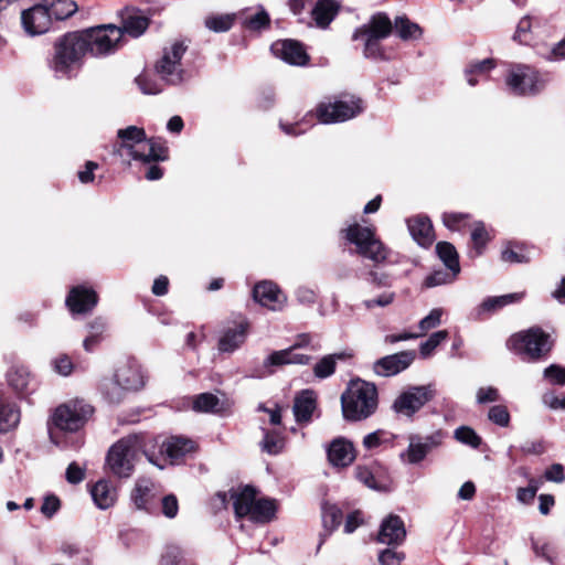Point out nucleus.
Returning a JSON list of instances; mask_svg holds the SVG:
<instances>
[{
    "mask_svg": "<svg viewBox=\"0 0 565 565\" xmlns=\"http://www.w3.org/2000/svg\"><path fill=\"white\" fill-rule=\"evenodd\" d=\"M376 386L360 379L352 380L341 395L343 418L348 422H361L371 417L377 409Z\"/></svg>",
    "mask_w": 565,
    "mask_h": 565,
    "instance_id": "nucleus-1",
    "label": "nucleus"
},
{
    "mask_svg": "<svg viewBox=\"0 0 565 565\" xmlns=\"http://www.w3.org/2000/svg\"><path fill=\"white\" fill-rule=\"evenodd\" d=\"M87 54V46L79 32H71L60 38L54 45V55L50 63L56 77H68L79 67Z\"/></svg>",
    "mask_w": 565,
    "mask_h": 565,
    "instance_id": "nucleus-2",
    "label": "nucleus"
},
{
    "mask_svg": "<svg viewBox=\"0 0 565 565\" xmlns=\"http://www.w3.org/2000/svg\"><path fill=\"white\" fill-rule=\"evenodd\" d=\"M554 341L539 327L518 332L509 338L507 347L522 359L539 361L551 352Z\"/></svg>",
    "mask_w": 565,
    "mask_h": 565,
    "instance_id": "nucleus-3",
    "label": "nucleus"
},
{
    "mask_svg": "<svg viewBox=\"0 0 565 565\" xmlns=\"http://www.w3.org/2000/svg\"><path fill=\"white\" fill-rule=\"evenodd\" d=\"M141 447V439L136 435L119 439L109 448L106 466L113 475L129 478L134 472Z\"/></svg>",
    "mask_w": 565,
    "mask_h": 565,
    "instance_id": "nucleus-4",
    "label": "nucleus"
},
{
    "mask_svg": "<svg viewBox=\"0 0 565 565\" xmlns=\"http://www.w3.org/2000/svg\"><path fill=\"white\" fill-rule=\"evenodd\" d=\"M87 46V53L95 57L107 56L115 53L122 41L121 28L115 24H100L79 31Z\"/></svg>",
    "mask_w": 565,
    "mask_h": 565,
    "instance_id": "nucleus-5",
    "label": "nucleus"
},
{
    "mask_svg": "<svg viewBox=\"0 0 565 565\" xmlns=\"http://www.w3.org/2000/svg\"><path fill=\"white\" fill-rule=\"evenodd\" d=\"M145 385L141 370L131 364L120 365L113 380L103 384V393L110 403H119L126 391H136Z\"/></svg>",
    "mask_w": 565,
    "mask_h": 565,
    "instance_id": "nucleus-6",
    "label": "nucleus"
},
{
    "mask_svg": "<svg viewBox=\"0 0 565 565\" xmlns=\"http://www.w3.org/2000/svg\"><path fill=\"white\" fill-rule=\"evenodd\" d=\"M343 232L347 241L356 246V252L361 256L376 264L387 258L386 248L381 241L376 238L372 228L354 223Z\"/></svg>",
    "mask_w": 565,
    "mask_h": 565,
    "instance_id": "nucleus-7",
    "label": "nucleus"
},
{
    "mask_svg": "<svg viewBox=\"0 0 565 565\" xmlns=\"http://www.w3.org/2000/svg\"><path fill=\"white\" fill-rule=\"evenodd\" d=\"M94 413V408L88 403L75 399L62 404L55 408L51 422L55 428L64 431H77Z\"/></svg>",
    "mask_w": 565,
    "mask_h": 565,
    "instance_id": "nucleus-8",
    "label": "nucleus"
},
{
    "mask_svg": "<svg viewBox=\"0 0 565 565\" xmlns=\"http://www.w3.org/2000/svg\"><path fill=\"white\" fill-rule=\"evenodd\" d=\"M505 82L513 94L524 96L541 92L547 82V77L527 65L519 64L510 70Z\"/></svg>",
    "mask_w": 565,
    "mask_h": 565,
    "instance_id": "nucleus-9",
    "label": "nucleus"
},
{
    "mask_svg": "<svg viewBox=\"0 0 565 565\" xmlns=\"http://www.w3.org/2000/svg\"><path fill=\"white\" fill-rule=\"evenodd\" d=\"M436 396L434 385L409 386L394 399L392 408L396 414L412 418Z\"/></svg>",
    "mask_w": 565,
    "mask_h": 565,
    "instance_id": "nucleus-10",
    "label": "nucleus"
},
{
    "mask_svg": "<svg viewBox=\"0 0 565 565\" xmlns=\"http://www.w3.org/2000/svg\"><path fill=\"white\" fill-rule=\"evenodd\" d=\"M193 450L194 443L191 439L172 436L162 443L159 455L149 454L147 451H145V455L149 462L163 469L167 462L171 465L180 463L182 459Z\"/></svg>",
    "mask_w": 565,
    "mask_h": 565,
    "instance_id": "nucleus-11",
    "label": "nucleus"
},
{
    "mask_svg": "<svg viewBox=\"0 0 565 565\" xmlns=\"http://www.w3.org/2000/svg\"><path fill=\"white\" fill-rule=\"evenodd\" d=\"M444 438L445 434L441 430L427 436L411 435L408 437V446L401 452L399 458L408 465L420 463L430 451L443 444Z\"/></svg>",
    "mask_w": 565,
    "mask_h": 565,
    "instance_id": "nucleus-12",
    "label": "nucleus"
},
{
    "mask_svg": "<svg viewBox=\"0 0 565 565\" xmlns=\"http://www.w3.org/2000/svg\"><path fill=\"white\" fill-rule=\"evenodd\" d=\"M363 110L362 100H337L334 103H320L316 108V117L322 124L345 121Z\"/></svg>",
    "mask_w": 565,
    "mask_h": 565,
    "instance_id": "nucleus-13",
    "label": "nucleus"
},
{
    "mask_svg": "<svg viewBox=\"0 0 565 565\" xmlns=\"http://www.w3.org/2000/svg\"><path fill=\"white\" fill-rule=\"evenodd\" d=\"M186 51L183 42H174L170 49L164 50L162 57L156 64L157 73L169 84H179L182 81L181 60Z\"/></svg>",
    "mask_w": 565,
    "mask_h": 565,
    "instance_id": "nucleus-14",
    "label": "nucleus"
},
{
    "mask_svg": "<svg viewBox=\"0 0 565 565\" xmlns=\"http://www.w3.org/2000/svg\"><path fill=\"white\" fill-rule=\"evenodd\" d=\"M51 21L52 18L43 0L21 12L22 26L32 36L45 33L51 26Z\"/></svg>",
    "mask_w": 565,
    "mask_h": 565,
    "instance_id": "nucleus-15",
    "label": "nucleus"
},
{
    "mask_svg": "<svg viewBox=\"0 0 565 565\" xmlns=\"http://www.w3.org/2000/svg\"><path fill=\"white\" fill-rule=\"evenodd\" d=\"M248 331L249 322L245 318L225 327L218 339V351L223 353H233L245 343Z\"/></svg>",
    "mask_w": 565,
    "mask_h": 565,
    "instance_id": "nucleus-16",
    "label": "nucleus"
},
{
    "mask_svg": "<svg viewBox=\"0 0 565 565\" xmlns=\"http://www.w3.org/2000/svg\"><path fill=\"white\" fill-rule=\"evenodd\" d=\"M415 358L416 353L412 350L390 354L375 361L373 370L380 376H394L408 369Z\"/></svg>",
    "mask_w": 565,
    "mask_h": 565,
    "instance_id": "nucleus-17",
    "label": "nucleus"
},
{
    "mask_svg": "<svg viewBox=\"0 0 565 565\" xmlns=\"http://www.w3.org/2000/svg\"><path fill=\"white\" fill-rule=\"evenodd\" d=\"M253 298L260 306L274 311L281 310L287 301L286 296L271 281H260L253 289Z\"/></svg>",
    "mask_w": 565,
    "mask_h": 565,
    "instance_id": "nucleus-18",
    "label": "nucleus"
},
{
    "mask_svg": "<svg viewBox=\"0 0 565 565\" xmlns=\"http://www.w3.org/2000/svg\"><path fill=\"white\" fill-rule=\"evenodd\" d=\"M98 302V296L92 288L85 286L73 287L65 300V303L72 313H87L92 311Z\"/></svg>",
    "mask_w": 565,
    "mask_h": 565,
    "instance_id": "nucleus-19",
    "label": "nucleus"
},
{
    "mask_svg": "<svg viewBox=\"0 0 565 565\" xmlns=\"http://www.w3.org/2000/svg\"><path fill=\"white\" fill-rule=\"evenodd\" d=\"M273 54L291 65H305L309 61L302 44L295 40H281L271 44Z\"/></svg>",
    "mask_w": 565,
    "mask_h": 565,
    "instance_id": "nucleus-20",
    "label": "nucleus"
},
{
    "mask_svg": "<svg viewBox=\"0 0 565 565\" xmlns=\"http://www.w3.org/2000/svg\"><path fill=\"white\" fill-rule=\"evenodd\" d=\"M393 31V23L385 12L374 13L367 23L363 24L353 33V40L358 41L363 35L375 39H386Z\"/></svg>",
    "mask_w": 565,
    "mask_h": 565,
    "instance_id": "nucleus-21",
    "label": "nucleus"
},
{
    "mask_svg": "<svg viewBox=\"0 0 565 565\" xmlns=\"http://www.w3.org/2000/svg\"><path fill=\"white\" fill-rule=\"evenodd\" d=\"M406 536V530L403 520L395 514H390L383 520L377 534V541L382 544H399Z\"/></svg>",
    "mask_w": 565,
    "mask_h": 565,
    "instance_id": "nucleus-22",
    "label": "nucleus"
},
{
    "mask_svg": "<svg viewBox=\"0 0 565 565\" xmlns=\"http://www.w3.org/2000/svg\"><path fill=\"white\" fill-rule=\"evenodd\" d=\"M122 35L139 38L149 26V18L139 9L126 8L120 13Z\"/></svg>",
    "mask_w": 565,
    "mask_h": 565,
    "instance_id": "nucleus-23",
    "label": "nucleus"
},
{
    "mask_svg": "<svg viewBox=\"0 0 565 565\" xmlns=\"http://www.w3.org/2000/svg\"><path fill=\"white\" fill-rule=\"evenodd\" d=\"M166 147L152 139H141L130 151L127 152L134 160L143 162L162 161L167 158Z\"/></svg>",
    "mask_w": 565,
    "mask_h": 565,
    "instance_id": "nucleus-24",
    "label": "nucleus"
},
{
    "mask_svg": "<svg viewBox=\"0 0 565 565\" xmlns=\"http://www.w3.org/2000/svg\"><path fill=\"white\" fill-rule=\"evenodd\" d=\"M327 454L330 463L339 468L350 466L355 459L353 444L344 438L334 439L330 444Z\"/></svg>",
    "mask_w": 565,
    "mask_h": 565,
    "instance_id": "nucleus-25",
    "label": "nucleus"
},
{
    "mask_svg": "<svg viewBox=\"0 0 565 565\" xmlns=\"http://www.w3.org/2000/svg\"><path fill=\"white\" fill-rule=\"evenodd\" d=\"M408 231L412 237L424 247L431 245L434 242V228L427 216L418 215L407 221Z\"/></svg>",
    "mask_w": 565,
    "mask_h": 565,
    "instance_id": "nucleus-26",
    "label": "nucleus"
},
{
    "mask_svg": "<svg viewBox=\"0 0 565 565\" xmlns=\"http://www.w3.org/2000/svg\"><path fill=\"white\" fill-rule=\"evenodd\" d=\"M339 10L340 4L335 0H317L311 7L310 14L318 28L327 29Z\"/></svg>",
    "mask_w": 565,
    "mask_h": 565,
    "instance_id": "nucleus-27",
    "label": "nucleus"
},
{
    "mask_svg": "<svg viewBox=\"0 0 565 565\" xmlns=\"http://www.w3.org/2000/svg\"><path fill=\"white\" fill-rule=\"evenodd\" d=\"M317 402L312 391H302L295 397L292 412L297 423H309L316 409Z\"/></svg>",
    "mask_w": 565,
    "mask_h": 565,
    "instance_id": "nucleus-28",
    "label": "nucleus"
},
{
    "mask_svg": "<svg viewBox=\"0 0 565 565\" xmlns=\"http://www.w3.org/2000/svg\"><path fill=\"white\" fill-rule=\"evenodd\" d=\"M256 490L246 486L238 491L231 492V499L233 500V508L237 518L248 516L256 500Z\"/></svg>",
    "mask_w": 565,
    "mask_h": 565,
    "instance_id": "nucleus-29",
    "label": "nucleus"
},
{
    "mask_svg": "<svg viewBox=\"0 0 565 565\" xmlns=\"http://www.w3.org/2000/svg\"><path fill=\"white\" fill-rule=\"evenodd\" d=\"M117 137L120 139V142L115 145L114 152L122 157L141 139H145L146 132L142 128L137 126H129L125 129H119L117 131Z\"/></svg>",
    "mask_w": 565,
    "mask_h": 565,
    "instance_id": "nucleus-30",
    "label": "nucleus"
},
{
    "mask_svg": "<svg viewBox=\"0 0 565 565\" xmlns=\"http://www.w3.org/2000/svg\"><path fill=\"white\" fill-rule=\"evenodd\" d=\"M90 494L95 504L102 510L110 508L117 500V490L107 480L97 481Z\"/></svg>",
    "mask_w": 565,
    "mask_h": 565,
    "instance_id": "nucleus-31",
    "label": "nucleus"
},
{
    "mask_svg": "<svg viewBox=\"0 0 565 565\" xmlns=\"http://www.w3.org/2000/svg\"><path fill=\"white\" fill-rule=\"evenodd\" d=\"M88 334L83 341V348L86 352H93L104 340L107 331V322L102 317H97L87 323Z\"/></svg>",
    "mask_w": 565,
    "mask_h": 565,
    "instance_id": "nucleus-32",
    "label": "nucleus"
},
{
    "mask_svg": "<svg viewBox=\"0 0 565 565\" xmlns=\"http://www.w3.org/2000/svg\"><path fill=\"white\" fill-rule=\"evenodd\" d=\"M524 292H512L502 296L488 297L477 308V317H480L484 312H493L508 305L519 302L523 299Z\"/></svg>",
    "mask_w": 565,
    "mask_h": 565,
    "instance_id": "nucleus-33",
    "label": "nucleus"
},
{
    "mask_svg": "<svg viewBox=\"0 0 565 565\" xmlns=\"http://www.w3.org/2000/svg\"><path fill=\"white\" fill-rule=\"evenodd\" d=\"M343 519V513L341 509H339L334 504L324 503L322 505V524L327 534H321L320 543L318 545V551L323 544L326 537L330 535L338 526L341 524Z\"/></svg>",
    "mask_w": 565,
    "mask_h": 565,
    "instance_id": "nucleus-34",
    "label": "nucleus"
},
{
    "mask_svg": "<svg viewBox=\"0 0 565 565\" xmlns=\"http://www.w3.org/2000/svg\"><path fill=\"white\" fill-rule=\"evenodd\" d=\"M350 358L351 354L347 352H339L334 354L324 355L316 363L313 367V374L318 379H327L334 373L338 361H344Z\"/></svg>",
    "mask_w": 565,
    "mask_h": 565,
    "instance_id": "nucleus-35",
    "label": "nucleus"
},
{
    "mask_svg": "<svg viewBox=\"0 0 565 565\" xmlns=\"http://www.w3.org/2000/svg\"><path fill=\"white\" fill-rule=\"evenodd\" d=\"M193 409L204 413H222L226 409V404L212 393H201L193 399Z\"/></svg>",
    "mask_w": 565,
    "mask_h": 565,
    "instance_id": "nucleus-36",
    "label": "nucleus"
},
{
    "mask_svg": "<svg viewBox=\"0 0 565 565\" xmlns=\"http://www.w3.org/2000/svg\"><path fill=\"white\" fill-rule=\"evenodd\" d=\"M20 422V412L14 404L7 403L0 396V433L14 429Z\"/></svg>",
    "mask_w": 565,
    "mask_h": 565,
    "instance_id": "nucleus-37",
    "label": "nucleus"
},
{
    "mask_svg": "<svg viewBox=\"0 0 565 565\" xmlns=\"http://www.w3.org/2000/svg\"><path fill=\"white\" fill-rule=\"evenodd\" d=\"M275 512L276 505L274 500L256 498L248 518L253 522L267 523L271 521V519L275 515Z\"/></svg>",
    "mask_w": 565,
    "mask_h": 565,
    "instance_id": "nucleus-38",
    "label": "nucleus"
},
{
    "mask_svg": "<svg viewBox=\"0 0 565 565\" xmlns=\"http://www.w3.org/2000/svg\"><path fill=\"white\" fill-rule=\"evenodd\" d=\"M289 349L275 351L264 360L262 369L255 370L252 376L262 379L264 376L270 375L274 372L271 367L289 364Z\"/></svg>",
    "mask_w": 565,
    "mask_h": 565,
    "instance_id": "nucleus-39",
    "label": "nucleus"
},
{
    "mask_svg": "<svg viewBox=\"0 0 565 565\" xmlns=\"http://www.w3.org/2000/svg\"><path fill=\"white\" fill-rule=\"evenodd\" d=\"M51 18L65 20L72 17L77 10V3L74 0H43Z\"/></svg>",
    "mask_w": 565,
    "mask_h": 565,
    "instance_id": "nucleus-40",
    "label": "nucleus"
},
{
    "mask_svg": "<svg viewBox=\"0 0 565 565\" xmlns=\"http://www.w3.org/2000/svg\"><path fill=\"white\" fill-rule=\"evenodd\" d=\"M153 483L150 480H138L131 494V499L138 509L147 510L153 494Z\"/></svg>",
    "mask_w": 565,
    "mask_h": 565,
    "instance_id": "nucleus-41",
    "label": "nucleus"
},
{
    "mask_svg": "<svg viewBox=\"0 0 565 565\" xmlns=\"http://www.w3.org/2000/svg\"><path fill=\"white\" fill-rule=\"evenodd\" d=\"M436 253L448 270L460 273L459 255L456 250V247L451 243H437Z\"/></svg>",
    "mask_w": 565,
    "mask_h": 565,
    "instance_id": "nucleus-42",
    "label": "nucleus"
},
{
    "mask_svg": "<svg viewBox=\"0 0 565 565\" xmlns=\"http://www.w3.org/2000/svg\"><path fill=\"white\" fill-rule=\"evenodd\" d=\"M393 26L397 35L404 41L417 40L423 33L420 26L412 22L406 15L396 17Z\"/></svg>",
    "mask_w": 565,
    "mask_h": 565,
    "instance_id": "nucleus-43",
    "label": "nucleus"
},
{
    "mask_svg": "<svg viewBox=\"0 0 565 565\" xmlns=\"http://www.w3.org/2000/svg\"><path fill=\"white\" fill-rule=\"evenodd\" d=\"M235 19L234 13L211 14L204 19V25L215 33L227 32L234 25Z\"/></svg>",
    "mask_w": 565,
    "mask_h": 565,
    "instance_id": "nucleus-44",
    "label": "nucleus"
},
{
    "mask_svg": "<svg viewBox=\"0 0 565 565\" xmlns=\"http://www.w3.org/2000/svg\"><path fill=\"white\" fill-rule=\"evenodd\" d=\"M9 385L19 395H23L29 391L30 374L24 369H14L8 373Z\"/></svg>",
    "mask_w": 565,
    "mask_h": 565,
    "instance_id": "nucleus-45",
    "label": "nucleus"
},
{
    "mask_svg": "<svg viewBox=\"0 0 565 565\" xmlns=\"http://www.w3.org/2000/svg\"><path fill=\"white\" fill-rule=\"evenodd\" d=\"M269 22V14L263 8H260L257 12L246 15L242 24L247 30L259 31L267 28Z\"/></svg>",
    "mask_w": 565,
    "mask_h": 565,
    "instance_id": "nucleus-46",
    "label": "nucleus"
},
{
    "mask_svg": "<svg viewBox=\"0 0 565 565\" xmlns=\"http://www.w3.org/2000/svg\"><path fill=\"white\" fill-rule=\"evenodd\" d=\"M494 67V61L492 58H486L483 61L471 64L466 70V77L469 85L475 86L478 79L475 75H486L490 70Z\"/></svg>",
    "mask_w": 565,
    "mask_h": 565,
    "instance_id": "nucleus-47",
    "label": "nucleus"
},
{
    "mask_svg": "<svg viewBox=\"0 0 565 565\" xmlns=\"http://www.w3.org/2000/svg\"><path fill=\"white\" fill-rule=\"evenodd\" d=\"M459 273H455V270H435L430 275L425 278L424 285L428 288L451 284L456 280Z\"/></svg>",
    "mask_w": 565,
    "mask_h": 565,
    "instance_id": "nucleus-48",
    "label": "nucleus"
},
{
    "mask_svg": "<svg viewBox=\"0 0 565 565\" xmlns=\"http://www.w3.org/2000/svg\"><path fill=\"white\" fill-rule=\"evenodd\" d=\"M454 437L459 443L472 448H478L482 443L481 437L469 426L458 427L454 433Z\"/></svg>",
    "mask_w": 565,
    "mask_h": 565,
    "instance_id": "nucleus-49",
    "label": "nucleus"
},
{
    "mask_svg": "<svg viewBox=\"0 0 565 565\" xmlns=\"http://www.w3.org/2000/svg\"><path fill=\"white\" fill-rule=\"evenodd\" d=\"M263 451L269 455H278L284 449V439L276 433L266 430L262 441Z\"/></svg>",
    "mask_w": 565,
    "mask_h": 565,
    "instance_id": "nucleus-50",
    "label": "nucleus"
},
{
    "mask_svg": "<svg viewBox=\"0 0 565 565\" xmlns=\"http://www.w3.org/2000/svg\"><path fill=\"white\" fill-rule=\"evenodd\" d=\"M360 40L364 41V56L366 58L380 60L384 58V53L380 44L381 39H375L369 35H363Z\"/></svg>",
    "mask_w": 565,
    "mask_h": 565,
    "instance_id": "nucleus-51",
    "label": "nucleus"
},
{
    "mask_svg": "<svg viewBox=\"0 0 565 565\" xmlns=\"http://www.w3.org/2000/svg\"><path fill=\"white\" fill-rule=\"evenodd\" d=\"M448 338L447 330H439L429 335V338L420 344V354L428 356L430 353Z\"/></svg>",
    "mask_w": 565,
    "mask_h": 565,
    "instance_id": "nucleus-52",
    "label": "nucleus"
},
{
    "mask_svg": "<svg viewBox=\"0 0 565 565\" xmlns=\"http://www.w3.org/2000/svg\"><path fill=\"white\" fill-rule=\"evenodd\" d=\"M443 310L440 308L433 309L425 318L418 323L419 333L417 335L425 334L428 330L436 328L440 324Z\"/></svg>",
    "mask_w": 565,
    "mask_h": 565,
    "instance_id": "nucleus-53",
    "label": "nucleus"
},
{
    "mask_svg": "<svg viewBox=\"0 0 565 565\" xmlns=\"http://www.w3.org/2000/svg\"><path fill=\"white\" fill-rule=\"evenodd\" d=\"M488 418L500 427H508L510 424V413L503 405H494L489 409Z\"/></svg>",
    "mask_w": 565,
    "mask_h": 565,
    "instance_id": "nucleus-54",
    "label": "nucleus"
},
{
    "mask_svg": "<svg viewBox=\"0 0 565 565\" xmlns=\"http://www.w3.org/2000/svg\"><path fill=\"white\" fill-rule=\"evenodd\" d=\"M471 239L473 242L477 255H480L482 252V248L487 244L489 236L486 231V227L483 223L479 222L476 223L471 233Z\"/></svg>",
    "mask_w": 565,
    "mask_h": 565,
    "instance_id": "nucleus-55",
    "label": "nucleus"
},
{
    "mask_svg": "<svg viewBox=\"0 0 565 565\" xmlns=\"http://www.w3.org/2000/svg\"><path fill=\"white\" fill-rule=\"evenodd\" d=\"M183 557V551L179 546L168 545L161 556V565H179Z\"/></svg>",
    "mask_w": 565,
    "mask_h": 565,
    "instance_id": "nucleus-56",
    "label": "nucleus"
},
{
    "mask_svg": "<svg viewBox=\"0 0 565 565\" xmlns=\"http://www.w3.org/2000/svg\"><path fill=\"white\" fill-rule=\"evenodd\" d=\"M544 377L552 384H565V367L552 364L544 370Z\"/></svg>",
    "mask_w": 565,
    "mask_h": 565,
    "instance_id": "nucleus-57",
    "label": "nucleus"
},
{
    "mask_svg": "<svg viewBox=\"0 0 565 565\" xmlns=\"http://www.w3.org/2000/svg\"><path fill=\"white\" fill-rule=\"evenodd\" d=\"M53 369L56 373L67 376L73 371V362L66 354H61L52 361Z\"/></svg>",
    "mask_w": 565,
    "mask_h": 565,
    "instance_id": "nucleus-58",
    "label": "nucleus"
},
{
    "mask_svg": "<svg viewBox=\"0 0 565 565\" xmlns=\"http://www.w3.org/2000/svg\"><path fill=\"white\" fill-rule=\"evenodd\" d=\"M531 28H532L531 18L523 17L518 23L513 39L515 41H519L520 43H527L530 40L529 33L531 31Z\"/></svg>",
    "mask_w": 565,
    "mask_h": 565,
    "instance_id": "nucleus-59",
    "label": "nucleus"
},
{
    "mask_svg": "<svg viewBox=\"0 0 565 565\" xmlns=\"http://www.w3.org/2000/svg\"><path fill=\"white\" fill-rule=\"evenodd\" d=\"M356 479L365 484L370 489L379 490L380 487L376 483L375 477L367 467L359 466L355 468Z\"/></svg>",
    "mask_w": 565,
    "mask_h": 565,
    "instance_id": "nucleus-60",
    "label": "nucleus"
},
{
    "mask_svg": "<svg viewBox=\"0 0 565 565\" xmlns=\"http://www.w3.org/2000/svg\"><path fill=\"white\" fill-rule=\"evenodd\" d=\"M477 403L487 404L498 402L500 399L499 391L493 386L480 387L477 391Z\"/></svg>",
    "mask_w": 565,
    "mask_h": 565,
    "instance_id": "nucleus-61",
    "label": "nucleus"
},
{
    "mask_svg": "<svg viewBox=\"0 0 565 565\" xmlns=\"http://www.w3.org/2000/svg\"><path fill=\"white\" fill-rule=\"evenodd\" d=\"M136 83L143 94H158L161 92L160 85L149 78L146 74H141L136 78Z\"/></svg>",
    "mask_w": 565,
    "mask_h": 565,
    "instance_id": "nucleus-62",
    "label": "nucleus"
},
{
    "mask_svg": "<svg viewBox=\"0 0 565 565\" xmlns=\"http://www.w3.org/2000/svg\"><path fill=\"white\" fill-rule=\"evenodd\" d=\"M533 550L536 556L544 558L550 564H554V559L556 557L555 548L548 543H533Z\"/></svg>",
    "mask_w": 565,
    "mask_h": 565,
    "instance_id": "nucleus-63",
    "label": "nucleus"
},
{
    "mask_svg": "<svg viewBox=\"0 0 565 565\" xmlns=\"http://www.w3.org/2000/svg\"><path fill=\"white\" fill-rule=\"evenodd\" d=\"M404 559V554L393 550H384L380 556L379 562L381 565H401Z\"/></svg>",
    "mask_w": 565,
    "mask_h": 565,
    "instance_id": "nucleus-64",
    "label": "nucleus"
}]
</instances>
